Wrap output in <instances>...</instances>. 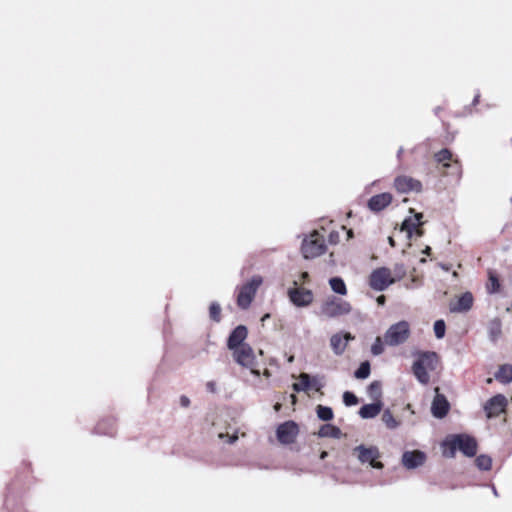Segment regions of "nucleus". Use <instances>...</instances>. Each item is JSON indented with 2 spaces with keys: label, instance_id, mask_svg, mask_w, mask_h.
<instances>
[{
  "label": "nucleus",
  "instance_id": "36",
  "mask_svg": "<svg viewBox=\"0 0 512 512\" xmlns=\"http://www.w3.org/2000/svg\"><path fill=\"white\" fill-rule=\"evenodd\" d=\"M435 157H436V160H437L438 162H446V161H448V160H450V159H451L452 154H451V152H450L449 150H447V149H443V150H441L440 152H438V153L435 155Z\"/></svg>",
  "mask_w": 512,
  "mask_h": 512
},
{
  "label": "nucleus",
  "instance_id": "4",
  "mask_svg": "<svg viewBox=\"0 0 512 512\" xmlns=\"http://www.w3.org/2000/svg\"><path fill=\"white\" fill-rule=\"evenodd\" d=\"M263 283V278L259 275L253 276L247 283L242 285L237 296V305L241 309H247L253 301L258 288Z\"/></svg>",
  "mask_w": 512,
  "mask_h": 512
},
{
  "label": "nucleus",
  "instance_id": "8",
  "mask_svg": "<svg viewBox=\"0 0 512 512\" xmlns=\"http://www.w3.org/2000/svg\"><path fill=\"white\" fill-rule=\"evenodd\" d=\"M396 280H397V278H394L392 276L390 269H388L386 267H381V268L375 269L371 273L370 278H369V284L373 290L383 291L388 286L393 284Z\"/></svg>",
  "mask_w": 512,
  "mask_h": 512
},
{
  "label": "nucleus",
  "instance_id": "14",
  "mask_svg": "<svg viewBox=\"0 0 512 512\" xmlns=\"http://www.w3.org/2000/svg\"><path fill=\"white\" fill-rule=\"evenodd\" d=\"M450 408L449 402L446 397L439 393V388H435V397L432 401L431 412L436 418H443L446 416Z\"/></svg>",
  "mask_w": 512,
  "mask_h": 512
},
{
  "label": "nucleus",
  "instance_id": "49",
  "mask_svg": "<svg viewBox=\"0 0 512 512\" xmlns=\"http://www.w3.org/2000/svg\"><path fill=\"white\" fill-rule=\"evenodd\" d=\"M269 317H270V315H269V314H265V315L262 317V319H261V320H262V321H265V320H267Z\"/></svg>",
  "mask_w": 512,
  "mask_h": 512
},
{
  "label": "nucleus",
  "instance_id": "39",
  "mask_svg": "<svg viewBox=\"0 0 512 512\" xmlns=\"http://www.w3.org/2000/svg\"><path fill=\"white\" fill-rule=\"evenodd\" d=\"M490 281H491V286L489 287V290L491 292L497 291V289L499 287L497 280L494 277H490Z\"/></svg>",
  "mask_w": 512,
  "mask_h": 512
},
{
  "label": "nucleus",
  "instance_id": "9",
  "mask_svg": "<svg viewBox=\"0 0 512 512\" xmlns=\"http://www.w3.org/2000/svg\"><path fill=\"white\" fill-rule=\"evenodd\" d=\"M353 455H355L361 463H369L373 468L381 469L383 467V464L377 461L380 453L376 446L359 445L353 449Z\"/></svg>",
  "mask_w": 512,
  "mask_h": 512
},
{
  "label": "nucleus",
  "instance_id": "22",
  "mask_svg": "<svg viewBox=\"0 0 512 512\" xmlns=\"http://www.w3.org/2000/svg\"><path fill=\"white\" fill-rule=\"evenodd\" d=\"M494 378L502 384H508L512 381V366L504 364L499 367Z\"/></svg>",
  "mask_w": 512,
  "mask_h": 512
},
{
  "label": "nucleus",
  "instance_id": "35",
  "mask_svg": "<svg viewBox=\"0 0 512 512\" xmlns=\"http://www.w3.org/2000/svg\"><path fill=\"white\" fill-rule=\"evenodd\" d=\"M343 401L345 405L352 406L357 404L358 399L353 393L347 391L343 394Z\"/></svg>",
  "mask_w": 512,
  "mask_h": 512
},
{
  "label": "nucleus",
  "instance_id": "50",
  "mask_svg": "<svg viewBox=\"0 0 512 512\" xmlns=\"http://www.w3.org/2000/svg\"><path fill=\"white\" fill-rule=\"evenodd\" d=\"M326 456H327V452L324 451L321 453V459H324Z\"/></svg>",
  "mask_w": 512,
  "mask_h": 512
},
{
  "label": "nucleus",
  "instance_id": "34",
  "mask_svg": "<svg viewBox=\"0 0 512 512\" xmlns=\"http://www.w3.org/2000/svg\"><path fill=\"white\" fill-rule=\"evenodd\" d=\"M383 351H384V348H383L382 339L380 337H377L371 347V352L373 355H380L383 353Z\"/></svg>",
  "mask_w": 512,
  "mask_h": 512
},
{
  "label": "nucleus",
  "instance_id": "17",
  "mask_svg": "<svg viewBox=\"0 0 512 512\" xmlns=\"http://www.w3.org/2000/svg\"><path fill=\"white\" fill-rule=\"evenodd\" d=\"M472 305V294L470 292H465L464 294L457 297L455 301L450 303L449 309L453 313H463L469 311L472 308Z\"/></svg>",
  "mask_w": 512,
  "mask_h": 512
},
{
  "label": "nucleus",
  "instance_id": "53",
  "mask_svg": "<svg viewBox=\"0 0 512 512\" xmlns=\"http://www.w3.org/2000/svg\"><path fill=\"white\" fill-rule=\"evenodd\" d=\"M290 397H291L292 402L295 403V401H296L295 395L292 394Z\"/></svg>",
  "mask_w": 512,
  "mask_h": 512
},
{
  "label": "nucleus",
  "instance_id": "12",
  "mask_svg": "<svg viewBox=\"0 0 512 512\" xmlns=\"http://www.w3.org/2000/svg\"><path fill=\"white\" fill-rule=\"evenodd\" d=\"M507 406V398L502 394H497L490 398L484 406L488 418L499 416Z\"/></svg>",
  "mask_w": 512,
  "mask_h": 512
},
{
  "label": "nucleus",
  "instance_id": "19",
  "mask_svg": "<svg viewBox=\"0 0 512 512\" xmlns=\"http://www.w3.org/2000/svg\"><path fill=\"white\" fill-rule=\"evenodd\" d=\"M392 201V195L390 193H381L373 196L369 202L368 207L374 212H378L387 207Z\"/></svg>",
  "mask_w": 512,
  "mask_h": 512
},
{
  "label": "nucleus",
  "instance_id": "45",
  "mask_svg": "<svg viewBox=\"0 0 512 512\" xmlns=\"http://www.w3.org/2000/svg\"><path fill=\"white\" fill-rule=\"evenodd\" d=\"M388 242H389V244H390L392 247H394V246H395V241H394V239H393L392 237H388Z\"/></svg>",
  "mask_w": 512,
  "mask_h": 512
},
{
  "label": "nucleus",
  "instance_id": "20",
  "mask_svg": "<svg viewBox=\"0 0 512 512\" xmlns=\"http://www.w3.org/2000/svg\"><path fill=\"white\" fill-rule=\"evenodd\" d=\"M422 217V213H415L413 217L406 218L403 221L400 230L406 232L408 239H411L413 231L423 224L421 222Z\"/></svg>",
  "mask_w": 512,
  "mask_h": 512
},
{
  "label": "nucleus",
  "instance_id": "3",
  "mask_svg": "<svg viewBox=\"0 0 512 512\" xmlns=\"http://www.w3.org/2000/svg\"><path fill=\"white\" fill-rule=\"evenodd\" d=\"M351 305L340 298L328 297L320 307V314L326 318H335L351 312Z\"/></svg>",
  "mask_w": 512,
  "mask_h": 512
},
{
  "label": "nucleus",
  "instance_id": "32",
  "mask_svg": "<svg viewBox=\"0 0 512 512\" xmlns=\"http://www.w3.org/2000/svg\"><path fill=\"white\" fill-rule=\"evenodd\" d=\"M221 307L218 303H212L209 308L210 318L216 322L220 321Z\"/></svg>",
  "mask_w": 512,
  "mask_h": 512
},
{
  "label": "nucleus",
  "instance_id": "29",
  "mask_svg": "<svg viewBox=\"0 0 512 512\" xmlns=\"http://www.w3.org/2000/svg\"><path fill=\"white\" fill-rule=\"evenodd\" d=\"M476 466L481 470H489L492 465V459L487 455H480L475 460Z\"/></svg>",
  "mask_w": 512,
  "mask_h": 512
},
{
  "label": "nucleus",
  "instance_id": "38",
  "mask_svg": "<svg viewBox=\"0 0 512 512\" xmlns=\"http://www.w3.org/2000/svg\"><path fill=\"white\" fill-rule=\"evenodd\" d=\"M218 437L220 439H226L228 443H234L238 439L237 434L229 435V434H225V433H219Z\"/></svg>",
  "mask_w": 512,
  "mask_h": 512
},
{
  "label": "nucleus",
  "instance_id": "42",
  "mask_svg": "<svg viewBox=\"0 0 512 512\" xmlns=\"http://www.w3.org/2000/svg\"><path fill=\"white\" fill-rule=\"evenodd\" d=\"M206 386L210 392L216 391V384L214 382H208Z\"/></svg>",
  "mask_w": 512,
  "mask_h": 512
},
{
  "label": "nucleus",
  "instance_id": "27",
  "mask_svg": "<svg viewBox=\"0 0 512 512\" xmlns=\"http://www.w3.org/2000/svg\"><path fill=\"white\" fill-rule=\"evenodd\" d=\"M368 396L371 400L378 402L381 398V384L378 381L372 382L367 389Z\"/></svg>",
  "mask_w": 512,
  "mask_h": 512
},
{
  "label": "nucleus",
  "instance_id": "52",
  "mask_svg": "<svg viewBox=\"0 0 512 512\" xmlns=\"http://www.w3.org/2000/svg\"><path fill=\"white\" fill-rule=\"evenodd\" d=\"M264 375H265L266 377H269V376H270V372H269L268 370H265V371H264Z\"/></svg>",
  "mask_w": 512,
  "mask_h": 512
},
{
  "label": "nucleus",
  "instance_id": "6",
  "mask_svg": "<svg viewBox=\"0 0 512 512\" xmlns=\"http://www.w3.org/2000/svg\"><path fill=\"white\" fill-rule=\"evenodd\" d=\"M410 336V325L407 321H400L391 325L384 335V341L389 346H398L405 343Z\"/></svg>",
  "mask_w": 512,
  "mask_h": 512
},
{
  "label": "nucleus",
  "instance_id": "2",
  "mask_svg": "<svg viewBox=\"0 0 512 512\" xmlns=\"http://www.w3.org/2000/svg\"><path fill=\"white\" fill-rule=\"evenodd\" d=\"M439 359L435 352H419L412 365V371L416 379L421 384H427L430 381V372L437 368Z\"/></svg>",
  "mask_w": 512,
  "mask_h": 512
},
{
  "label": "nucleus",
  "instance_id": "54",
  "mask_svg": "<svg viewBox=\"0 0 512 512\" xmlns=\"http://www.w3.org/2000/svg\"><path fill=\"white\" fill-rule=\"evenodd\" d=\"M347 235H348V238H351V237H352V235H353V234H352V231H351V230H349V231L347 232Z\"/></svg>",
  "mask_w": 512,
  "mask_h": 512
},
{
  "label": "nucleus",
  "instance_id": "40",
  "mask_svg": "<svg viewBox=\"0 0 512 512\" xmlns=\"http://www.w3.org/2000/svg\"><path fill=\"white\" fill-rule=\"evenodd\" d=\"M179 403L182 407L187 408L190 405V400L187 396H181L179 399Z\"/></svg>",
  "mask_w": 512,
  "mask_h": 512
},
{
  "label": "nucleus",
  "instance_id": "16",
  "mask_svg": "<svg viewBox=\"0 0 512 512\" xmlns=\"http://www.w3.org/2000/svg\"><path fill=\"white\" fill-rule=\"evenodd\" d=\"M426 455L422 451H406L402 455V464L407 469H415L424 464Z\"/></svg>",
  "mask_w": 512,
  "mask_h": 512
},
{
  "label": "nucleus",
  "instance_id": "44",
  "mask_svg": "<svg viewBox=\"0 0 512 512\" xmlns=\"http://www.w3.org/2000/svg\"><path fill=\"white\" fill-rule=\"evenodd\" d=\"M308 278V273L307 272H303L301 273V281H305L306 279Z\"/></svg>",
  "mask_w": 512,
  "mask_h": 512
},
{
  "label": "nucleus",
  "instance_id": "47",
  "mask_svg": "<svg viewBox=\"0 0 512 512\" xmlns=\"http://www.w3.org/2000/svg\"><path fill=\"white\" fill-rule=\"evenodd\" d=\"M416 231V234L420 237L423 235V231L421 229H419L418 227L415 229Z\"/></svg>",
  "mask_w": 512,
  "mask_h": 512
},
{
  "label": "nucleus",
  "instance_id": "30",
  "mask_svg": "<svg viewBox=\"0 0 512 512\" xmlns=\"http://www.w3.org/2000/svg\"><path fill=\"white\" fill-rule=\"evenodd\" d=\"M324 386L323 377L320 376H313L311 377L309 375V391H320L322 387Z\"/></svg>",
  "mask_w": 512,
  "mask_h": 512
},
{
  "label": "nucleus",
  "instance_id": "7",
  "mask_svg": "<svg viewBox=\"0 0 512 512\" xmlns=\"http://www.w3.org/2000/svg\"><path fill=\"white\" fill-rule=\"evenodd\" d=\"M324 237L318 231H313L302 243V253L306 259L315 258L325 252Z\"/></svg>",
  "mask_w": 512,
  "mask_h": 512
},
{
  "label": "nucleus",
  "instance_id": "37",
  "mask_svg": "<svg viewBox=\"0 0 512 512\" xmlns=\"http://www.w3.org/2000/svg\"><path fill=\"white\" fill-rule=\"evenodd\" d=\"M501 332L500 322L494 320L490 325V335L493 339L497 338Z\"/></svg>",
  "mask_w": 512,
  "mask_h": 512
},
{
  "label": "nucleus",
  "instance_id": "23",
  "mask_svg": "<svg viewBox=\"0 0 512 512\" xmlns=\"http://www.w3.org/2000/svg\"><path fill=\"white\" fill-rule=\"evenodd\" d=\"M318 435L320 437L340 438L342 433L338 427L330 424H325L321 426V428L319 429Z\"/></svg>",
  "mask_w": 512,
  "mask_h": 512
},
{
  "label": "nucleus",
  "instance_id": "21",
  "mask_svg": "<svg viewBox=\"0 0 512 512\" xmlns=\"http://www.w3.org/2000/svg\"><path fill=\"white\" fill-rule=\"evenodd\" d=\"M382 410V402H374L371 404H366L362 406L359 410V415L363 419H370L376 417L380 411Z\"/></svg>",
  "mask_w": 512,
  "mask_h": 512
},
{
  "label": "nucleus",
  "instance_id": "57",
  "mask_svg": "<svg viewBox=\"0 0 512 512\" xmlns=\"http://www.w3.org/2000/svg\"><path fill=\"white\" fill-rule=\"evenodd\" d=\"M457 276H458L457 272H453V277H457Z\"/></svg>",
  "mask_w": 512,
  "mask_h": 512
},
{
  "label": "nucleus",
  "instance_id": "5",
  "mask_svg": "<svg viewBox=\"0 0 512 512\" xmlns=\"http://www.w3.org/2000/svg\"><path fill=\"white\" fill-rule=\"evenodd\" d=\"M233 359L242 367L250 369L251 373L259 376L260 372L257 369L258 361L257 354L254 352L252 347L247 344L241 346L238 349L232 351Z\"/></svg>",
  "mask_w": 512,
  "mask_h": 512
},
{
  "label": "nucleus",
  "instance_id": "58",
  "mask_svg": "<svg viewBox=\"0 0 512 512\" xmlns=\"http://www.w3.org/2000/svg\"><path fill=\"white\" fill-rule=\"evenodd\" d=\"M258 355L261 356L262 355V350H259L258 351Z\"/></svg>",
  "mask_w": 512,
  "mask_h": 512
},
{
  "label": "nucleus",
  "instance_id": "1",
  "mask_svg": "<svg viewBox=\"0 0 512 512\" xmlns=\"http://www.w3.org/2000/svg\"><path fill=\"white\" fill-rule=\"evenodd\" d=\"M443 455L453 458L457 450L464 455L472 457L476 454L477 443L474 438L466 435H450L442 443Z\"/></svg>",
  "mask_w": 512,
  "mask_h": 512
},
{
  "label": "nucleus",
  "instance_id": "43",
  "mask_svg": "<svg viewBox=\"0 0 512 512\" xmlns=\"http://www.w3.org/2000/svg\"><path fill=\"white\" fill-rule=\"evenodd\" d=\"M377 303L383 305L385 303V296L381 295L377 298Z\"/></svg>",
  "mask_w": 512,
  "mask_h": 512
},
{
  "label": "nucleus",
  "instance_id": "56",
  "mask_svg": "<svg viewBox=\"0 0 512 512\" xmlns=\"http://www.w3.org/2000/svg\"><path fill=\"white\" fill-rule=\"evenodd\" d=\"M288 360H289V362H292L294 360V357L291 356Z\"/></svg>",
  "mask_w": 512,
  "mask_h": 512
},
{
  "label": "nucleus",
  "instance_id": "31",
  "mask_svg": "<svg viewBox=\"0 0 512 512\" xmlns=\"http://www.w3.org/2000/svg\"><path fill=\"white\" fill-rule=\"evenodd\" d=\"M370 374L369 362H363L359 368L355 371V377L358 379H366Z\"/></svg>",
  "mask_w": 512,
  "mask_h": 512
},
{
  "label": "nucleus",
  "instance_id": "18",
  "mask_svg": "<svg viewBox=\"0 0 512 512\" xmlns=\"http://www.w3.org/2000/svg\"><path fill=\"white\" fill-rule=\"evenodd\" d=\"M353 339H354V336L351 335L350 333H344V334L336 333V334L332 335L330 338V345H331L333 352L336 355L343 354L347 347L348 342Z\"/></svg>",
  "mask_w": 512,
  "mask_h": 512
},
{
  "label": "nucleus",
  "instance_id": "26",
  "mask_svg": "<svg viewBox=\"0 0 512 512\" xmlns=\"http://www.w3.org/2000/svg\"><path fill=\"white\" fill-rule=\"evenodd\" d=\"M382 422L386 425L389 429H396L400 426V421H398L390 410H385L382 414Z\"/></svg>",
  "mask_w": 512,
  "mask_h": 512
},
{
  "label": "nucleus",
  "instance_id": "13",
  "mask_svg": "<svg viewBox=\"0 0 512 512\" xmlns=\"http://www.w3.org/2000/svg\"><path fill=\"white\" fill-rule=\"evenodd\" d=\"M394 186L396 190L400 193H409V192H420L422 185L420 181L408 177V176H399L395 179Z\"/></svg>",
  "mask_w": 512,
  "mask_h": 512
},
{
  "label": "nucleus",
  "instance_id": "11",
  "mask_svg": "<svg viewBox=\"0 0 512 512\" xmlns=\"http://www.w3.org/2000/svg\"><path fill=\"white\" fill-rule=\"evenodd\" d=\"M297 284L298 282L294 281V285L297 286ZM288 295L291 302L298 307L308 306L313 300L312 292L304 288H290L288 290Z\"/></svg>",
  "mask_w": 512,
  "mask_h": 512
},
{
  "label": "nucleus",
  "instance_id": "33",
  "mask_svg": "<svg viewBox=\"0 0 512 512\" xmlns=\"http://www.w3.org/2000/svg\"><path fill=\"white\" fill-rule=\"evenodd\" d=\"M445 323L443 320H437L435 323H434V333H435V336L438 338V339H441L444 337L445 335Z\"/></svg>",
  "mask_w": 512,
  "mask_h": 512
},
{
  "label": "nucleus",
  "instance_id": "51",
  "mask_svg": "<svg viewBox=\"0 0 512 512\" xmlns=\"http://www.w3.org/2000/svg\"><path fill=\"white\" fill-rule=\"evenodd\" d=\"M442 269H444L445 271H448L449 270V267L446 266V265H441Z\"/></svg>",
  "mask_w": 512,
  "mask_h": 512
},
{
  "label": "nucleus",
  "instance_id": "48",
  "mask_svg": "<svg viewBox=\"0 0 512 512\" xmlns=\"http://www.w3.org/2000/svg\"><path fill=\"white\" fill-rule=\"evenodd\" d=\"M430 251H431V248H430L429 246H427V247L423 250V253H424V254L429 255V254H430Z\"/></svg>",
  "mask_w": 512,
  "mask_h": 512
},
{
  "label": "nucleus",
  "instance_id": "10",
  "mask_svg": "<svg viewBox=\"0 0 512 512\" xmlns=\"http://www.w3.org/2000/svg\"><path fill=\"white\" fill-rule=\"evenodd\" d=\"M299 433L298 425L294 421L280 424L276 430L277 439L282 444L293 443Z\"/></svg>",
  "mask_w": 512,
  "mask_h": 512
},
{
  "label": "nucleus",
  "instance_id": "55",
  "mask_svg": "<svg viewBox=\"0 0 512 512\" xmlns=\"http://www.w3.org/2000/svg\"><path fill=\"white\" fill-rule=\"evenodd\" d=\"M492 381H493V379H492V378H488V379L486 380V383H487V384H491V383H492Z\"/></svg>",
  "mask_w": 512,
  "mask_h": 512
},
{
  "label": "nucleus",
  "instance_id": "46",
  "mask_svg": "<svg viewBox=\"0 0 512 512\" xmlns=\"http://www.w3.org/2000/svg\"><path fill=\"white\" fill-rule=\"evenodd\" d=\"M280 409H281V404H280V403H276V404L274 405V410H275L276 412H278V411H280Z\"/></svg>",
  "mask_w": 512,
  "mask_h": 512
},
{
  "label": "nucleus",
  "instance_id": "15",
  "mask_svg": "<svg viewBox=\"0 0 512 512\" xmlns=\"http://www.w3.org/2000/svg\"><path fill=\"white\" fill-rule=\"evenodd\" d=\"M248 331L243 325L237 326L230 334L227 342L228 349L234 351L241 346L247 345L245 339L247 338Z\"/></svg>",
  "mask_w": 512,
  "mask_h": 512
},
{
  "label": "nucleus",
  "instance_id": "41",
  "mask_svg": "<svg viewBox=\"0 0 512 512\" xmlns=\"http://www.w3.org/2000/svg\"><path fill=\"white\" fill-rule=\"evenodd\" d=\"M394 271H395L398 279L402 278L405 274V270L402 266H398V265L395 266Z\"/></svg>",
  "mask_w": 512,
  "mask_h": 512
},
{
  "label": "nucleus",
  "instance_id": "24",
  "mask_svg": "<svg viewBox=\"0 0 512 512\" xmlns=\"http://www.w3.org/2000/svg\"><path fill=\"white\" fill-rule=\"evenodd\" d=\"M329 284L331 289L340 295H346L347 294V288L346 284L340 277H333L329 280Z\"/></svg>",
  "mask_w": 512,
  "mask_h": 512
},
{
  "label": "nucleus",
  "instance_id": "25",
  "mask_svg": "<svg viewBox=\"0 0 512 512\" xmlns=\"http://www.w3.org/2000/svg\"><path fill=\"white\" fill-rule=\"evenodd\" d=\"M292 387L296 392H309V374L301 373L298 377V382H295Z\"/></svg>",
  "mask_w": 512,
  "mask_h": 512
},
{
  "label": "nucleus",
  "instance_id": "28",
  "mask_svg": "<svg viewBox=\"0 0 512 512\" xmlns=\"http://www.w3.org/2000/svg\"><path fill=\"white\" fill-rule=\"evenodd\" d=\"M317 416L322 421H329L333 418V411L330 407L318 405L316 408Z\"/></svg>",
  "mask_w": 512,
  "mask_h": 512
}]
</instances>
